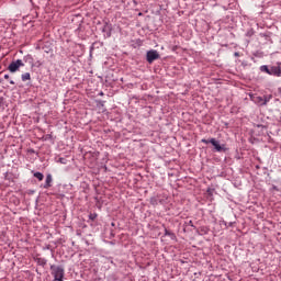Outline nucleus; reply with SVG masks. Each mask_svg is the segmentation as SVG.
<instances>
[{
  "label": "nucleus",
  "mask_w": 281,
  "mask_h": 281,
  "mask_svg": "<svg viewBox=\"0 0 281 281\" xmlns=\"http://www.w3.org/2000/svg\"><path fill=\"white\" fill-rule=\"evenodd\" d=\"M50 274L54 277L55 281L65 280V267L58 265L50 266Z\"/></svg>",
  "instance_id": "nucleus-1"
},
{
  "label": "nucleus",
  "mask_w": 281,
  "mask_h": 281,
  "mask_svg": "<svg viewBox=\"0 0 281 281\" xmlns=\"http://www.w3.org/2000/svg\"><path fill=\"white\" fill-rule=\"evenodd\" d=\"M201 142H202V144H212V146H214L216 153L225 151V145H221L218 143V140H216V138H211L209 140L203 138Z\"/></svg>",
  "instance_id": "nucleus-2"
},
{
  "label": "nucleus",
  "mask_w": 281,
  "mask_h": 281,
  "mask_svg": "<svg viewBox=\"0 0 281 281\" xmlns=\"http://www.w3.org/2000/svg\"><path fill=\"white\" fill-rule=\"evenodd\" d=\"M20 67H25V64L23 63V60L21 59H16L15 61H12L8 69L11 74H16V71H19Z\"/></svg>",
  "instance_id": "nucleus-3"
},
{
  "label": "nucleus",
  "mask_w": 281,
  "mask_h": 281,
  "mask_svg": "<svg viewBox=\"0 0 281 281\" xmlns=\"http://www.w3.org/2000/svg\"><path fill=\"white\" fill-rule=\"evenodd\" d=\"M147 63H149V65H151V63H155V60H159V53L157 50H148L147 55Z\"/></svg>",
  "instance_id": "nucleus-4"
},
{
  "label": "nucleus",
  "mask_w": 281,
  "mask_h": 281,
  "mask_svg": "<svg viewBox=\"0 0 281 281\" xmlns=\"http://www.w3.org/2000/svg\"><path fill=\"white\" fill-rule=\"evenodd\" d=\"M270 76H277L278 78L281 77V68L280 66H272L270 67Z\"/></svg>",
  "instance_id": "nucleus-5"
},
{
  "label": "nucleus",
  "mask_w": 281,
  "mask_h": 281,
  "mask_svg": "<svg viewBox=\"0 0 281 281\" xmlns=\"http://www.w3.org/2000/svg\"><path fill=\"white\" fill-rule=\"evenodd\" d=\"M252 102L255 104H258L259 106H265V99L262 97L255 95L251 98Z\"/></svg>",
  "instance_id": "nucleus-6"
},
{
  "label": "nucleus",
  "mask_w": 281,
  "mask_h": 281,
  "mask_svg": "<svg viewBox=\"0 0 281 281\" xmlns=\"http://www.w3.org/2000/svg\"><path fill=\"white\" fill-rule=\"evenodd\" d=\"M52 181H54V179L52 178V175H47L46 180H45V184H44L45 190L52 188Z\"/></svg>",
  "instance_id": "nucleus-7"
},
{
  "label": "nucleus",
  "mask_w": 281,
  "mask_h": 281,
  "mask_svg": "<svg viewBox=\"0 0 281 281\" xmlns=\"http://www.w3.org/2000/svg\"><path fill=\"white\" fill-rule=\"evenodd\" d=\"M23 82H27V80H32V76L30 72H25L21 76Z\"/></svg>",
  "instance_id": "nucleus-8"
},
{
  "label": "nucleus",
  "mask_w": 281,
  "mask_h": 281,
  "mask_svg": "<svg viewBox=\"0 0 281 281\" xmlns=\"http://www.w3.org/2000/svg\"><path fill=\"white\" fill-rule=\"evenodd\" d=\"M33 176L35 177V179H38V181H43V179H45V176L38 171L35 172Z\"/></svg>",
  "instance_id": "nucleus-9"
},
{
  "label": "nucleus",
  "mask_w": 281,
  "mask_h": 281,
  "mask_svg": "<svg viewBox=\"0 0 281 281\" xmlns=\"http://www.w3.org/2000/svg\"><path fill=\"white\" fill-rule=\"evenodd\" d=\"M272 98H273V95H271V94L265 95L263 97V105L267 106V103L270 102Z\"/></svg>",
  "instance_id": "nucleus-10"
},
{
  "label": "nucleus",
  "mask_w": 281,
  "mask_h": 281,
  "mask_svg": "<svg viewBox=\"0 0 281 281\" xmlns=\"http://www.w3.org/2000/svg\"><path fill=\"white\" fill-rule=\"evenodd\" d=\"M261 71L270 75V68H268L267 66H261Z\"/></svg>",
  "instance_id": "nucleus-11"
},
{
  "label": "nucleus",
  "mask_w": 281,
  "mask_h": 281,
  "mask_svg": "<svg viewBox=\"0 0 281 281\" xmlns=\"http://www.w3.org/2000/svg\"><path fill=\"white\" fill-rule=\"evenodd\" d=\"M89 218H90V221H95V218H98V214L91 213V214L89 215Z\"/></svg>",
  "instance_id": "nucleus-12"
},
{
  "label": "nucleus",
  "mask_w": 281,
  "mask_h": 281,
  "mask_svg": "<svg viewBox=\"0 0 281 281\" xmlns=\"http://www.w3.org/2000/svg\"><path fill=\"white\" fill-rule=\"evenodd\" d=\"M165 236H175V234H172L170 231L165 229Z\"/></svg>",
  "instance_id": "nucleus-13"
},
{
  "label": "nucleus",
  "mask_w": 281,
  "mask_h": 281,
  "mask_svg": "<svg viewBox=\"0 0 281 281\" xmlns=\"http://www.w3.org/2000/svg\"><path fill=\"white\" fill-rule=\"evenodd\" d=\"M38 265H47V261L45 259H38Z\"/></svg>",
  "instance_id": "nucleus-14"
},
{
  "label": "nucleus",
  "mask_w": 281,
  "mask_h": 281,
  "mask_svg": "<svg viewBox=\"0 0 281 281\" xmlns=\"http://www.w3.org/2000/svg\"><path fill=\"white\" fill-rule=\"evenodd\" d=\"M4 80H10V75H4Z\"/></svg>",
  "instance_id": "nucleus-15"
},
{
  "label": "nucleus",
  "mask_w": 281,
  "mask_h": 281,
  "mask_svg": "<svg viewBox=\"0 0 281 281\" xmlns=\"http://www.w3.org/2000/svg\"><path fill=\"white\" fill-rule=\"evenodd\" d=\"M10 85H14V80H11V81H10Z\"/></svg>",
  "instance_id": "nucleus-16"
}]
</instances>
